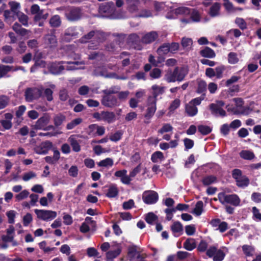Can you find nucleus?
Returning <instances> with one entry per match:
<instances>
[{
  "instance_id": "bb28decb",
  "label": "nucleus",
  "mask_w": 261,
  "mask_h": 261,
  "mask_svg": "<svg viewBox=\"0 0 261 261\" xmlns=\"http://www.w3.org/2000/svg\"><path fill=\"white\" fill-rule=\"evenodd\" d=\"M171 228L175 236H178L181 234L183 231L182 226L179 222H174L171 226Z\"/></svg>"
},
{
  "instance_id": "4be33fe9",
  "label": "nucleus",
  "mask_w": 261,
  "mask_h": 261,
  "mask_svg": "<svg viewBox=\"0 0 261 261\" xmlns=\"http://www.w3.org/2000/svg\"><path fill=\"white\" fill-rule=\"evenodd\" d=\"M210 109L212 114L216 116L224 117L226 115V112L222 108H220L215 103L210 105Z\"/></svg>"
},
{
  "instance_id": "cd10ccee",
  "label": "nucleus",
  "mask_w": 261,
  "mask_h": 261,
  "mask_svg": "<svg viewBox=\"0 0 261 261\" xmlns=\"http://www.w3.org/2000/svg\"><path fill=\"white\" fill-rule=\"evenodd\" d=\"M239 155L241 158L246 160H251L255 158L254 153L249 150H243L239 153Z\"/></svg>"
},
{
  "instance_id": "13d9d810",
  "label": "nucleus",
  "mask_w": 261,
  "mask_h": 261,
  "mask_svg": "<svg viewBox=\"0 0 261 261\" xmlns=\"http://www.w3.org/2000/svg\"><path fill=\"white\" fill-rule=\"evenodd\" d=\"M223 6L226 10L229 12H234L236 11V7L233 6L230 1H223Z\"/></svg>"
},
{
  "instance_id": "58836bf2",
  "label": "nucleus",
  "mask_w": 261,
  "mask_h": 261,
  "mask_svg": "<svg viewBox=\"0 0 261 261\" xmlns=\"http://www.w3.org/2000/svg\"><path fill=\"white\" fill-rule=\"evenodd\" d=\"M118 194V190L115 185L110 186L107 193V196L109 198L115 197Z\"/></svg>"
},
{
  "instance_id": "603ef678",
  "label": "nucleus",
  "mask_w": 261,
  "mask_h": 261,
  "mask_svg": "<svg viewBox=\"0 0 261 261\" xmlns=\"http://www.w3.org/2000/svg\"><path fill=\"white\" fill-rule=\"evenodd\" d=\"M4 15L5 18V20L7 23L11 24L14 21L15 17L11 11L9 10H6L4 12Z\"/></svg>"
},
{
  "instance_id": "a19ab883",
  "label": "nucleus",
  "mask_w": 261,
  "mask_h": 261,
  "mask_svg": "<svg viewBox=\"0 0 261 261\" xmlns=\"http://www.w3.org/2000/svg\"><path fill=\"white\" fill-rule=\"evenodd\" d=\"M128 253L131 261L135 260L136 257L137 258L140 256L135 247L129 248Z\"/></svg>"
},
{
  "instance_id": "412c9836",
  "label": "nucleus",
  "mask_w": 261,
  "mask_h": 261,
  "mask_svg": "<svg viewBox=\"0 0 261 261\" xmlns=\"http://www.w3.org/2000/svg\"><path fill=\"white\" fill-rule=\"evenodd\" d=\"M94 74L95 75L102 76L105 77L118 78L115 73H109L106 68L103 67H100L96 68L94 71Z\"/></svg>"
},
{
  "instance_id": "f704fd0d",
  "label": "nucleus",
  "mask_w": 261,
  "mask_h": 261,
  "mask_svg": "<svg viewBox=\"0 0 261 261\" xmlns=\"http://www.w3.org/2000/svg\"><path fill=\"white\" fill-rule=\"evenodd\" d=\"M174 13L177 16H187L191 13V9L186 7H181L175 9Z\"/></svg>"
},
{
  "instance_id": "a211bd4d",
  "label": "nucleus",
  "mask_w": 261,
  "mask_h": 261,
  "mask_svg": "<svg viewBox=\"0 0 261 261\" xmlns=\"http://www.w3.org/2000/svg\"><path fill=\"white\" fill-rule=\"evenodd\" d=\"M44 44L46 47L53 48L57 45V40L54 33L46 35L44 37Z\"/></svg>"
},
{
  "instance_id": "423d86ee",
  "label": "nucleus",
  "mask_w": 261,
  "mask_h": 261,
  "mask_svg": "<svg viewBox=\"0 0 261 261\" xmlns=\"http://www.w3.org/2000/svg\"><path fill=\"white\" fill-rule=\"evenodd\" d=\"M218 198L223 204H230L233 206H238L240 203V199L236 194L226 195L223 193H219Z\"/></svg>"
},
{
  "instance_id": "7ed1b4c3",
  "label": "nucleus",
  "mask_w": 261,
  "mask_h": 261,
  "mask_svg": "<svg viewBox=\"0 0 261 261\" xmlns=\"http://www.w3.org/2000/svg\"><path fill=\"white\" fill-rule=\"evenodd\" d=\"M6 234H3L1 237L2 242L0 243V248L6 249L8 248L9 243H11L12 246H17L18 242L14 239L15 229L12 225L9 227L6 230Z\"/></svg>"
},
{
  "instance_id": "de8ad7c7",
  "label": "nucleus",
  "mask_w": 261,
  "mask_h": 261,
  "mask_svg": "<svg viewBox=\"0 0 261 261\" xmlns=\"http://www.w3.org/2000/svg\"><path fill=\"white\" fill-rule=\"evenodd\" d=\"M29 192L27 190L21 191L19 193L15 195L16 201H20L26 199L29 195Z\"/></svg>"
},
{
  "instance_id": "9d476101",
  "label": "nucleus",
  "mask_w": 261,
  "mask_h": 261,
  "mask_svg": "<svg viewBox=\"0 0 261 261\" xmlns=\"http://www.w3.org/2000/svg\"><path fill=\"white\" fill-rule=\"evenodd\" d=\"M115 6L113 2H108L105 4H102L99 7V12L106 13L108 16H111L113 18H119L121 16H115Z\"/></svg>"
},
{
  "instance_id": "c9c22d12",
  "label": "nucleus",
  "mask_w": 261,
  "mask_h": 261,
  "mask_svg": "<svg viewBox=\"0 0 261 261\" xmlns=\"http://www.w3.org/2000/svg\"><path fill=\"white\" fill-rule=\"evenodd\" d=\"M13 30L17 34H20L22 36H25L28 35L29 31L22 28L18 23H15L13 27Z\"/></svg>"
},
{
  "instance_id": "4c0bfd02",
  "label": "nucleus",
  "mask_w": 261,
  "mask_h": 261,
  "mask_svg": "<svg viewBox=\"0 0 261 261\" xmlns=\"http://www.w3.org/2000/svg\"><path fill=\"white\" fill-rule=\"evenodd\" d=\"M217 181V178L213 175H208L203 177L202 179V182L203 185L207 186Z\"/></svg>"
},
{
  "instance_id": "680f3d73",
  "label": "nucleus",
  "mask_w": 261,
  "mask_h": 261,
  "mask_svg": "<svg viewBox=\"0 0 261 261\" xmlns=\"http://www.w3.org/2000/svg\"><path fill=\"white\" fill-rule=\"evenodd\" d=\"M9 102V98L5 95L0 96V110L5 108Z\"/></svg>"
},
{
  "instance_id": "20e7f679",
  "label": "nucleus",
  "mask_w": 261,
  "mask_h": 261,
  "mask_svg": "<svg viewBox=\"0 0 261 261\" xmlns=\"http://www.w3.org/2000/svg\"><path fill=\"white\" fill-rule=\"evenodd\" d=\"M227 252V249L225 247L217 249L215 246H212L207 250L206 255L210 257H213L214 261H222Z\"/></svg>"
},
{
  "instance_id": "ddd939ff",
  "label": "nucleus",
  "mask_w": 261,
  "mask_h": 261,
  "mask_svg": "<svg viewBox=\"0 0 261 261\" xmlns=\"http://www.w3.org/2000/svg\"><path fill=\"white\" fill-rule=\"evenodd\" d=\"M143 200L148 204L155 203L158 200V194L153 191L145 192L143 194Z\"/></svg>"
},
{
  "instance_id": "a878e982",
  "label": "nucleus",
  "mask_w": 261,
  "mask_h": 261,
  "mask_svg": "<svg viewBox=\"0 0 261 261\" xmlns=\"http://www.w3.org/2000/svg\"><path fill=\"white\" fill-rule=\"evenodd\" d=\"M115 120V115L113 112L103 111L102 121L112 123Z\"/></svg>"
},
{
  "instance_id": "5701e85b",
  "label": "nucleus",
  "mask_w": 261,
  "mask_h": 261,
  "mask_svg": "<svg viewBox=\"0 0 261 261\" xmlns=\"http://www.w3.org/2000/svg\"><path fill=\"white\" fill-rule=\"evenodd\" d=\"M156 32L152 31L145 34L142 39V41L145 43H150L155 41L158 38Z\"/></svg>"
},
{
  "instance_id": "e433bc0d",
  "label": "nucleus",
  "mask_w": 261,
  "mask_h": 261,
  "mask_svg": "<svg viewBox=\"0 0 261 261\" xmlns=\"http://www.w3.org/2000/svg\"><path fill=\"white\" fill-rule=\"evenodd\" d=\"M203 203L201 201H198L195 208L192 211V213L197 216H200L203 212Z\"/></svg>"
},
{
  "instance_id": "473e14b6",
  "label": "nucleus",
  "mask_w": 261,
  "mask_h": 261,
  "mask_svg": "<svg viewBox=\"0 0 261 261\" xmlns=\"http://www.w3.org/2000/svg\"><path fill=\"white\" fill-rule=\"evenodd\" d=\"M200 55L204 57L213 58L216 56L214 51L210 47H205L200 51Z\"/></svg>"
},
{
  "instance_id": "5fc2aeb1",
  "label": "nucleus",
  "mask_w": 261,
  "mask_h": 261,
  "mask_svg": "<svg viewBox=\"0 0 261 261\" xmlns=\"http://www.w3.org/2000/svg\"><path fill=\"white\" fill-rule=\"evenodd\" d=\"M172 130L173 127L170 124L165 123L163 125L162 127L158 130V133L163 134L165 133L172 132Z\"/></svg>"
},
{
  "instance_id": "f8f14e48",
  "label": "nucleus",
  "mask_w": 261,
  "mask_h": 261,
  "mask_svg": "<svg viewBox=\"0 0 261 261\" xmlns=\"http://www.w3.org/2000/svg\"><path fill=\"white\" fill-rule=\"evenodd\" d=\"M42 91L38 88H28L25 92V98L27 101L30 102L41 96Z\"/></svg>"
},
{
  "instance_id": "b1692460",
  "label": "nucleus",
  "mask_w": 261,
  "mask_h": 261,
  "mask_svg": "<svg viewBox=\"0 0 261 261\" xmlns=\"http://www.w3.org/2000/svg\"><path fill=\"white\" fill-rule=\"evenodd\" d=\"M151 89L152 90L153 96H149V97L155 98V101L156 102L157 97L164 93V88L156 85H154L151 87Z\"/></svg>"
},
{
  "instance_id": "c756f323",
  "label": "nucleus",
  "mask_w": 261,
  "mask_h": 261,
  "mask_svg": "<svg viewBox=\"0 0 261 261\" xmlns=\"http://www.w3.org/2000/svg\"><path fill=\"white\" fill-rule=\"evenodd\" d=\"M97 164L98 167L109 168L113 166L114 164V161L112 159L107 158L98 162Z\"/></svg>"
},
{
  "instance_id": "bf43d9fd",
  "label": "nucleus",
  "mask_w": 261,
  "mask_h": 261,
  "mask_svg": "<svg viewBox=\"0 0 261 261\" xmlns=\"http://www.w3.org/2000/svg\"><path fill=\"white\" fill-rule=\"evenodd\" d=\"M198 129L199 132L204 135L209 134L212 131V128L210 126L207 125H199L198 127Z\"/></svg>"
},
{
  "instance_id": "9b49d317",
  "label": "nucleus",
  "mask_w": 261,
  "mask_h": 261,
  "mask_svg": "<svg viewBox=\"0 0 261 261\" xmlns=\"http://www.w3.org/2000/svg\"><path fill=\"white\" fill-rule=\"evenodd\" d=\"M231 101L234 103L235 106L233 107L230 104L227 105L226 107L227 111L233 114L238 115V113L236 111H240L244 105V101L241 98H234L231 100Z\"/></svg>"
},
{
  "instance_id": "1a4fd4ad",
  "label": "nucleus",
  "mask_w": 261,
  "mask_h": 261,
  "mask_svg": "<svg viewBox=\"0 0 261 261\" xmlns=\"http://www.w3.org/2000/svg\"><path fill=\"white\" fill-rule=\"evenodd\" d=\"M31 12L33 15H34V19L36 22L42 19L45 20L48 17V13L43 10H41L39 6L36 4L32 6Z\"/></svg>"
},
{
  "instance_id": "69168bd1",
  "label": "nucleus",
  "mask_w": 261,
  "mask_h": 261,
  "mask_svg": "<svg viewBox=\"0 0 261 261\" xmlns=\"http://www.w3.org/2000/svg\"><path fill=\"white\" fill-rule=\"evenodd\" d=\"M242 249L246 255L252 256L253 254L254 248L248 245H244L242 247Z\"/></svg>"
},
{
  "instance_id": "6e6552de",
  "label": "nucleus",
  "mask_w": 261,
  "mask_h": 261,
  "mask_svg": "<svg viewBox=\"0 0 261 261\" xmlns=\"http://www.w3.org/2000/svg\"><path fill=\"white\" fill-rule=\"evenodd\" d=\"M34 212L38 219L45 221H51L57 216L56 212L51 210L35 209Z\"/></svg>"
},
{
  "instance_id": "774afa93",
  "label": "nucleus",
  "mask_w": 261,
  "mask_h": 261,
  "mask_svg": "<svg viewBox=\"0 0 261 261\" xmlns=\"http://www.w3.org/2000/svg\"><path fill=\"white\" fill-rule=\"evenodd\" d=\"M253 219L257 221H261V213L256 207H252Z\"/></svg>"
},
{
  "instance_id": "a18cd8bd",
  "label": "nucleus",
  "mask_w": 261,
  "mask_h": 261,
  "mask_svg": "<svg viewBox=\"0 0 261 261\" xmlns=\"http://www.w3.org/2000/svg\"><path fill=\"white\" fill-rule=\"evenodd\" d=\"M228 63L231 64H234L238 63L239 61V58L237 53L230 52L228 55Z\"/></svg>"
},
{
  "instance_id": "c85d7f7f",
  "label": "nucleus",
  "mask_w": 261,
  "mask_h": 261,
  "mask_svg": "<svg viewBox=\"0 0 261 261\" xmlns=\"http://www.w3.org/2000/svg\"><path fill=\"white\" fill-rule=\"evenodd\" d=\"M68 141L72 146L73 151L75 152H79L80 151L81 147L74 136L72 135L70 136L68 139Z\"/></svg>"
},
{
  "instance_id": "72a5a7b5",
  "label": "nucleus",
  "mask_w": 261,
  "mask_h": 261,
  "mask_svg": "<svg viewBox=\"0 0 261 261\" xmlns=\"http://www.w3.org/2000/svg\"><path fill=\"white\" fill-rule=\"evenodd\" d=\"M128 10L132 12H136L138 9V0H126Z\"/></svg>"
},
{
  "instance_id": "2f4dec72",
  "label": "nucleus",
  "mask_w": 261,
  "mask_h": 261,
  "mask_svg": "<svg viewBox=\"0 0 261 261\" xmlns=\"http://www.w3.org/2000/svg\"><path fill=\"white\" fill-rule=\"evenodd\" d=\"M61 24V19L58 15L53 16L49 19V24L51 27L58 28Z\"/></svg>"
},
{
  "instance_id": "f257e3e1",
  "label": "nucleus",
  "mask_w": 261,
  "mask_h": 261,
  "mask_svg": "<svg viewBox=\"0 0 261 261\" xmlns=\"http://www.w3.org/2000/svg\"><path fill=\"white\" fill-rule=\"evenodd\" d=\"M61 63L66 64L67 65H62L59 62L50 64L48 67L50 72L54 74H59L62 73L65 69L73 70L82 69L84 68L83 65L84 64V63L78 61L70 62H62Z\"/></svg>"
},
{
  "instance_id": "aec40b11",
  "label": "nucleus",
  "mask_w": 261,
  "mask_h": 261,
  "mask_svg": "<svg viewBox=\"0 0 261 261\" xmlns=\"http://www.w3.org/2000/svg\"><path fill=\"white\" fill-rule=\"evenodd\" d=\"M127 171L125 169L116 171L114 175L116 177L120 178L122 183L125 185H129L130 183V177L127 175Z\"/></svg>"
},
{
  "instance_id": "79ce46f5",
  "label": "nucleus",
  "mask_w": 261,
  "mask_h": 261,
  "mask_svg": "<svg viewBox=\"0 0 261 261\" xmlns=\"http://www.w3.org/2000/svg\"><path fill=\"white\" fill-rule=\"evenodd\" d=\"M37 177V174L32 171L25 172L22 176V179L24 181H28Z\"/></svg>"
},
{
  "instance_id": "338daca9",
  "label": "nucleus",
  "mask_w": 261,
  "mask_h": 261,
  "mask_svg": "<svg viewBox=\"0 0 261 261\" xmlns=\"http://www.w3.org/2000/svg\"><path fill=\"white\" fill-rule=\"evenodd\" d=\"M224 70L225 67L223 65L218 66L215 69V76L217 79H221L222 77Z\"/></svg>"
},
{
  "instance_id": "c03bdc74",
  "label": "nucleus",
  "mask_w": 261,
  "mask_h": 261,
  "mask_svg": "<svg viewBox=\"0 0 261 261\" xmlns=\"http://www.w3.org/2000/svg\"><path fill=\"white\" fill-rule=\"evenodd\" d=\"M236 182L238 187H245L248 185L249 180L245 175H243L239 179L237 180Z\"/></svg>"
},
{
  "instance_id": "ea45409f",
  "label": "nucleus",
  "mask_w": 261,
  "mask_h": 261,
  "mask_svg": "<svg viewBox=\"0 0 261 261\" xmlns=\"http://www.w3.org/2000/svg\"><path fill=\"white\" fill-rule=\"evenodd\" d=\"M157 52L160 56L167 54L170 52V46L169 43H165L163 44L160 48L158 49Z\"/></svg>"
},
{
  "instance_id": "f3484780",
  "label": "nucleus",
  "mask_w": 261,
  "mask_h": 261,
  "mask_svg": "<svg viewBox=\"0 0 261 261\" xmlns=\"http://www.w3.org/2000/svg\"><path fill=\"white\" fill-rule=\"evenodd\" d=\"M52 143L49 141H45L36 146L34 148L35 152L39 154H45L51 148Z\"/></svg>"
},
{
  "instance_id": "39448f33",
  "label": "nucleus",
  "mask_w": 261,
  "mask_h": 261,
  "mask_svg": "<svg viewBox=\"0 0 261 261\" xmlns=\"http://www.w3.org/2000/svg\"><path fill=\"white\" fill-rule=\"evenodd\" d=\"M146 107L144 122L148 124L150 122V119L153 117L156 110V102L155 98L148 97L146 101Z\"/></svg>"
},
{
  "instance_id": "864d4df0",
  "label": "nucleus",
  "mask_w": 261,
  "mask_h": 261,
  "mask_svg": "<svg viewBox=\"0 0 261 261\" xmlns=\"http://www.w3.org/2000/svg\"><path fill=\"white\" fill-rule=\"evenodd\" d=\"M65 119V117L64 116L61 114L57 115L54 118L55 125L57 127L61 125Z\"/></svg>"
},
{
  "instance_id": "4468645a",
  "label": "nucleus",
  "mask_w": 261,
  "mask_h": 261,
  "mask_svg": "<svg viewBox=\"0 0 261 261\" xmlns=\"http://www.w3.org/2000/svg\"><path fill=\"white\" fill-rule=\"evenodd\" d=\"M50 117L48 114H45L40 117L33 125V128L35 129L44 130L45 126L49 123Z\"/></svg>"
},
{
  "instance_id": "dca6fc26",
  "label": "nucleus",
  "mask_w": 261,
  "mask_h": 261,
  "mask_svg": "<svg viewBox=\"0 0 261 261\" xmlns=\"http://www.w3.org/2000/svg\"><path fill=\"white\" fill-rule=\"evenodd\" d=\"M102 103L107 107H113L119 105L117 98L111 94L105 95L103 96Z\"/></svg>"
},
{
  "instance_id": "0e129e2a",
  "label": "nucleus",
  "mask_w": 261,
  "mask_h": 261,
  "mask_svg": "<svg viewBox=\"0 0 261 261\" xmlns=\"http://www.w3.org/2000/svg\"><path fill=\"white\" fill-rule=\"evenodd\" d=\"M39 247L42 249L45 253H49L53 251L55 249V248H50L46 246V243L45 241H42L39 243Z\"/></svg>"
},
{
  "instance_id": "4d7b16f0",
  "label": "nucleus",
  "mask_w": 261,
  "mask_h": 261,
  "mask_svg": "<svg viewBox=\"0 0 261 261\" xmlns=\"http://www.w3.org/2000/svg\"><path fill=\"white\" fill-rule=\"evenodd\" d=\"M145 220L148 223L153 224L156 221L157 217L153 213H149L146 215Z\"/></svg>"
},
{
  "instance_id": "8fccbe9b",
  "label": "nucleus",
  "mask_w": 261,
  "mask_h": 261,
  "mask_svg": "<svg viewBox=\"0 0 261 261\" xmlns=\"http://www.w3.org/2000/svg\"><path fill=\"white\" fill-rule=\"evenodd\" d=\"M41 53L40 52H36L34 56V60H35V66H38L41 67H45V63L43 61H40L39 59L41 57Z\"/></svg>"
},
{
  "instance_id": "6e6d98bb",
  "label": "nucleus",
  "mask_w": 261,
  "mask_h": 261,
  "mask_svg": "<svg viewBox=\"0 0 261 261\" xmlns=\"http://www.w3.org/2000/svg\"><path fill=\"white\" fill-rule=\"evenodd\" d=\"M180 105V101L179 99L176 98L174 99L170 104L169 108L170 112L173 113L176 109H177Z\"/></svg>"
},
{
  "instance_id": "49530a36",
  "label": "nucleus",
  "mask_w": 261,
  "mask_h": 261,
  "mask_svg": "<svg viewBox=\"0 0 261 261\" xmlns=\"http://www.w3.org/2000/svg\"><path fill=\"white\" fill-rule=\"evenodd\" d=\"M151 161L154 163H157L164 159L163 153L161 151H156L151 155Z\"/></svg>"
},
{
  "instance_id": "e2e57ef3",
  "label": "nucleus",
  "mask_w": 261,
  "mask_h": 261,
  "mask_svg": "<svg viewBox=\"0 0 261 261\" xmlns=\"http://www.w3.org/2000/svg\"><path fill=\"white\" fill-rule=\"evenodd\" d=\"M252 111V109L250 107L248 106L244 107L243 106L240 111L236 112L238 113V115H248L250 114Z\"/></svg>"
},
{
  "instance_id": "0eeeda50",
  "label": "nucleus",
  "mask_w": 261,
  "mask_h": 261,
  "mask_svg": "<svg viewBox=\"0 0 261 261\" xmlns=\"http://www.w3.org/2000/svg\"><path fill=\"white\" fill-rule=\"evenodd\" d=\"M202 98L197 97L192 99L185 106V112L189 116L193 117L198 113L197 106H199L202 101Z\"/></svg>"
},
{
  "instance_id": "37998d69",
  "label": "nucleus",
  "mask_w": 261,
  "mask_h": 261,
  "mask_svg": "<svg viewBox=\"0 0 261 261\" xmlns=\"http://www.w3.org/2000/svg\"><path fill=\"white\" fill-rule=\"evenodd\" d=\"M13 66L4 65H0V79L6 75L8 72L12 70Z\"/></svg>"
},
{
  "instance_id": "052dcab7",
  "label": "nucleus",
  "mask_w": 261,
  "mask_h": 261,
  "mask_svg": "<svg viewBox=\"0 0 261 261\" xmlns=\"http://www.w3.org/2000/svg\"><path fill=\"white\" fill-rule=\"evenodd\" d=\"M193 43L191 39L188 38H183L181 40V45L185 48H190Z\"/></svg>"
},
{
  "instance_id": "7c9ffc66",
  "label": "nucleus",
  "mask_w": 261,
  "mask_h": 261,
  "mask_svg": "<svg viewBox=\"0 0 261 261\" xmlns=\"http://www.w3.org/2000/svg\"><path fill=\"white\" fill-rule=\"evenodd\" d=\"M196 246L195 239L189 238L184 243V247L187 250L191 251Z\"/></svg>"
},
{
  "instance_id": "09e8293b",
  "label": "nucleus",
  "mask_w": 261,
  "mask_h": 261,
  "mask_svg": "<svg viewBox=\"0 0 261 261\" xmlns=\"http://www.w3.org/2000/svg\"><path fill=\"white\" fill-rule=\"evenodd\" d=\"M191 20H192L194 22H199L200 20L201 16L199 12L195 10L192 9L191 10Z\"/></svg>"
},
{
  "instance_id": "6ab92c4d",
  "label": "nucleus",
  "mask_w": 261,
  "mask_h": 261,
  "mask_svg": "<svg viewBox=\"0 0 261 261\" xmlns=\"http://www.w3.org/2000/svg\"><path fill=\"white\" fill-rule=\"evenodd\" d=\"M66 16L70 20H75L81 16V12L80 9L77 8H70L66 13Z\"/></svg>"
},
{
  "instance_id": "393cba45",
  "label": "nucleus",
  "mask_w": 261,
  "mask_h": 261,
  "mask_svg": "<svg viewBox=\"0 0 261 261\" xmlns=\"http://www.w3.org/2000/svg\"><path fill=\"white\" fill-rule=\"evenodd\" d=\"M220 7L221 6L219 3H214L210 9V15L213 17L219 16L220 14Z\"/></svg>"
},
{
  "instance_id": "f03ea898",
  "label": "nucleus",
  "mask_w": 261,
  "mask_h": 261,
  "mask_svg": "<svg viewBox=\"0 0 261 261\" xmlns=\"http://www.w3.org/2000/svg\"><path fill=\"white\" fill-rule=\"evenodd\" d=\"M188 68L186 66L180 67H176L172 71L171 70L167 71L164 80L168 83L181 82L184 80L185 77L188 73Z\"/></svg>"
},
{
  "instance_id": "2eb2a0df",
  "label": "nucleus",
  "mask_w": 261,
  "mask_h": 261,
  "mask_svg": "<svg viewBox=\"0 0 261 261\" xmlns=\"http://www.w3.org/2000/svg\"><path fill=\"white\" fill-rule=\"evenodd\" d=\"M111 249L106 254V257L108 260H112L117 257L121 251V246L118 244H115L111 246Z\"/></svg>"
},
{
  "instance_id": "3c124183",
  "label": "nucleus",
  "mask_w": 261,
  "mask_h": 261,
  "mask_svg": "<svg viewBox=\"0 0 261 261\" xmlns=\"http://www.w3.org/2000/svg\"><path fill=\"white\" fill-rule=\"evenodd\" d=\"M82 122V119L80 118H76L70 122L68 123L66 125L67 129H72L76 126L80 124Z\"/></svg>"
}]
</instances>
